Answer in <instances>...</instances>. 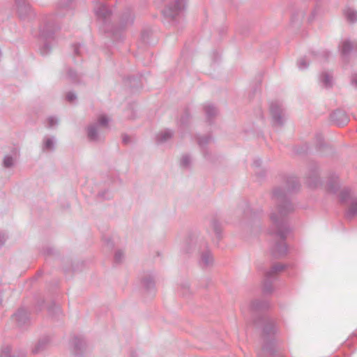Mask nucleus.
I'll use <instances>...</instances> for the list:
<instances>
[{"mask_svg":"<svg viewBox=\"0 0 357 357\" xmlns=\"http://www.w3.org/2000/svg\"><path fill=\"white\" fill-rule=\"evenodd\" d=\"M134 17L130 10L123 13L120 21V28L125 29L126 27L131 25L133 23Z\"/></svg>","mask_w":357,"mask_h":357,"instance_id":"f8f14e48","label":"nucleus"},{"mask_svg":"<svg viewBox=\"0 0 357 357\" xmlns=\"http://www.w3.org/2000/svg\"><path fill=\"white\" fill-rule=\"evenodd\" d=\"M324 54L326 55V56L328 57V52H324Z\"/></svg>","mask_w":357,"mask_h":357,"instance_id":"37998d69","label":"nucleus"},{"mask_svg":"<svg viewBox=\"0 0 357 357\" xmlns=\"http://www.w3.org/2000/svg\"><path fill=\"white\" fill-rule=\"evenodd\" d=\"M255 164L256 165V166H259V160H256L255 162Z\"/></svg>","mask_w":357,"mask_h":357,"instance_id":"a19ab883","label":"nucleus"},{"mask_svg":"<svg viewBox=\"0 0 357 357\" xmlns=\"http://www.w3.org/2000/svg\"><path fill=\"white\" fill-rule=\"evenodd\" d=\"M173 136V132L169 129H165L158 132L155 137L158 144H163L167 142Z\"/></svg>","mask_w":357,"mask_h":357,"instance_id":"ddd939ff","label":"nucleus"},{"mask_svg":"<svg viewBox=\"0 0 357 357\" xmlns=\"http://www.w3.org/2000/svg\"><path fill=\"white\" fill-rule=\"evenodd\" d=\"M131 357H136L135 355H132Z\"/></svg>","mask_w":357,"mask_h":357,"instance_id":"a18cd8bd","label":"nucleus"},{"mask_svg":"<svg viewBox=\"0 0 357 357\" xmlns=\"http://www.w3.org/2000/svg\"><path fill=\"white\" fill-rule=\"evenodd\" d=\"M344 14L349 22L354 23L357 21V11L354 9L347 8L344 10Z\"/></svg>","mask_w":357,"mask_h":357,"instance_id":"6ab92c4d","label":"nucleus"},{"mask_svg":"<svg viewBox=\"0 0 357 357\" xmlns=\"http://www.w3.org/2000/svg\"><path fill=\"white\" fill-rule=\"evenodd\" d=\"M286 268L285 265L278 264L275 265H273L271 268L266 273L265 277L266 282L265 283L263 291L265 294H270L273 291V287L271 284H268V282L274 279L275 275H276L278 273L282 271Z\"/></svg>","mask_w":357,"mask_h":357,"instance_id":"423d86ee","label":"nucleus"},{"mask_svg":"<svg viewBox=\"0 0 357 357\" xmlns=\"http://www.w3.org/2000/svg\"><path fill=\"white\" fill-rule=\"evenodd\" d=\"M351 83L353 86H354L355 88H357V74H354L351 76Z\"/></svg>","mask_w":357,"mask_h":357,"instance_id":"c9c22d12","label":"nucleus"},{"mask_svg":"<svg viewBox=\"0 0 357 357\" xmlns=\"http://www.w3.org/2000/svg\"><path fill=\"white\" fill-rule=\"evenodd\" d=\"M264 323L263 327V337L264 344L262 347V350L258 353L259 357H266L264 355L266 353L270 356H273L274 354V342L271 337L275 335L277 331V326L275 321L271 318L263 319Z\"/></svg>","mask_w":357,"mask_h":357,"instance_id":"f03ea898","label":"nucleus"},{"mask_svg":"<svg viewBox=\"0 0 357 357\" xmlns=\"http://www.w3.org/2000/svg\"><path fill=\"white\" fill-rule=\"evenodd\" d=\"M357 215V199H353L349 208L346 212V217L349 219Z\"/></svg>","mask_w":357,"mask_h":357,"instance_id":"5701e85b","label":"nucleus"},{"mask_svg":"<svg viewBox=\"0 0 357 357\" xmlns=\"http://www.w3.org/2000/svg\"><path fill=\"white\" fill-rule=\"evenodd\" d=\"M204 110L208 121H211L212 117L215 116L218 114L217 109L212 104L205 105Z\"/></svg>","mask_w":357,"mask_h":357,"instance_id":"4be33fe9","label":"nucleus"},{"mask_svg":"<svg viewBox=\"0 0 357 357\" xmlns=\"http://www.w3.org/2000/svg\"><path fill=\"white\" fill-rule=\"evenodd\" d=\"M197 140L199 146H204L205 144H208L210 142L211 137L209 136H205L202 137H199Z\"/></svg>","mask_w":357,"mask_h":357,"instance_id":"7c9ffc66","label":"nucleus"},{"mask_svg":"<svg viewBox=\"0 0 357 357\" xmlns=\"http://www.w3.org/2000/svg\"><path fill=\"white\" fill-rule=\"evenodd\" d=\"M95 14L98 20L103 24H106L110 19L112 13L105 4L101 3L98 8H95Z\"/></svg>","mask_w":357,"mask_h":357,"instance_id":"6e6552de","label":"nucleus"},{"mask_svg":"<svg viewBox=\"0 0 357 357\" xmlns=\"http://www.w3.org/2000/svg\"><path fill=\"white\" fill-rule=\"evenodd\" d=\"M129 142H130V139H129L128 136H126V135L123 136V142L124 144H128Z\"/></svg>","mask_w":357,"mask_h":357,"instance_id":"ea45409f","label":"nucleus"},{"mask_svg":"<svg viewBox=\"0 0 357 357\" xmlns=\"http://www.w3.org/2000/svg\"><path fill=\"white\" fill-rule=\"evenodd\" d=\"M73 0H67V1L66 2V0H62L59 4V6L61 7V8H65V7H67L70 5V3H71V2L73 1Z\"/></svg>","mask_w":357,"mask_h":357,"instance_id":"f704fd0d","label":"nucleus"},{"mask_svg":"<svg viewBox=\"0 0 357 357\" xmlns=\"http://www.w3.org/2000/svg\"><path fill=\"white\" fill-rule=\"evenodd\" d=\"M73 345L75 355L79 356L80 354L79 351L85 347V342L82 338L76 337L73 340Z\"/></svg>","mask_w":357,"mask_h":357,"instance_id":"f3484780","label":"nucleus"},{"mask_svg":"<svg viewBox=\"0 0 357 357\" xmlns=\"http://www.w3.org/2000/svg\"><path fill=\"white\" fill-rule=\"evenodd\" d=\"M331 121L337 126H342L349 122V117L343 110H336L331 114Z\"/></svg>","mask_w":357,"mask_h":357,"instance_id":"1a4fd4ad","label":"nucleus"},{"mask_svg":"<svg viewBox=\"0 0 357 357\" xmlns=\"http://www.w3.org/2000/svg\"><path fill=\"white\" fill-rule=\"evenodd\" d=\"M142 283H143V285L144 287L147 289V290H151L154 288L155 287V283H154V281L151 278V277H149V278H144L142 281Z\"/></svg>","mask_w":357,"mask_h":357,"instance_id":"a878e982","label":"nucleus"},{"mask_svg":"<svg viewBox=\"0 0 357 357\" xmlns=\"http://www.w3.org/2000/svg\"><path fill=\"white\" fill-rule=\"evenodd\" d=\"M327 188L329 192L333 194L337 192L339 188V178L337 176H333L328 180Z\"/></svg>","mask_w":357,"mask_h":357,"instance_id":"4468645a","label":"nucleus"},{"mask_svg":"<svg viewBox=\"0 0 357 357\" xmlns=\"http://www.w3.org/2000/svg\"><path fill=\"white\" fill-rule=\"evenodd\" d=\"M190 158L188 155H183L181 159V165L183 167H188L190 164Z\"/></svg>","mask_w":357,"mask_h":357,"instance_id":"cd10ccee","label":"nucleus"},{"mask_svg":"<svg viewBox=\"0 0 357 357\" xmlns=\"http://www.w3.org/2000/svg\"><path fill=\"white\" fill-rule=\"evenodd\" d=\"M13 165V158L10 155H6L3 159V166L10 167Z\"/></svg>","mask_w":357,"mask_h":357,"instance_id":"c85d7f7f","label":"nucleus"},{"mask_svg":"<svg viewBox=\"0 0 357 357\" xmlns=\"http://www.w3.org/2000/svg\"><path fill=\"white\" fill-rule=\"evenodd\" d=\"M13 318L20 326H23L29 321L27 312L24 309H20L13 315Z\"/></svg>","mask_w":357,"mask_h":357,"instance_id":"9b49d317","label":"nucleus"},{"mask_svg":"<svg viewBox=\"0 0 357 357\" xmlns=\"http://www.w3.org/2000/svg\"><path fill=\"white\" fill-rule=\"evenodd\" d=\"M68 77L73 82H76L77 81V74L72 69H68Z\"/></svg>","mask_w":357,"mask_h":357,"instance_id":"2f4dec72","label":"nucleus"},{"mask_svg":"<svg viewBox=\"0 0 357 357\" xmlns=\"http://www.w3.org/2000/svg\"><path fill=\"white\" fill-rule=\"evenodd\" d=\"M270 111L274 123L277 126H282L284 120L282 104L277 101L272 102L270 105Z\"/></svg>","mask_w":357,"mask_h":357,"instance_id":"0eeeda50","label":"nucleus"},{"mask_svg":"<svg viewBox=\"0 0 357 357\" xmlns=\"http://www.w3.org/2000/svg\"><path fill=\"white\" fill-rule=\"evenodd\" d=\"M48 127L52 128L58 124V119L54 116H50L47 119Z\"/></svg>","mask_w":357,"mask_h":357,"instance_id":"c756f323","label":"nucleus"},{"mask_svg":"<svg viewBox=\"0 0 357 357\" xmlns=\"http://www.w3.org/2000/svg\"><path fill=\"white\" fill-rule=\"evenodd\" d=\"M185 6L186 0H175L164 9L163 14L167 17L174 19L185 8Z\"/></svg>","mask_w":357,"mask_h":357,"instance_id":"39448f33","label":"nucleus"},{"mask_svg":"<svg viewBox=\"0 0 357 357\" xmlns=\"http://www.w3.org/2000/svg\"><path fill=\"white\" fill-rule=\"evenodd\" d=\"M272 199L275 205L271 209L270 220L272 227L269 233L279 239L280 242L275 243L273 248V255L276 257L287 254L288 248L284 240L290 232L287 223V216L294 211V206L290 202L287 194L283 188H276L273 192Z\"/></svg>","mask_w":357,"mask_h":357,"instance_id":"f257e3e1","label":"nucleus"},{"mask_svg":"<svg viewBox=\"0 0 357 357\" xmlns=\"http://www.w3.org/2000/svg\"><path fill=\"white\" fill-rule=\"evenodd\" d=\"M298 67L300 70L306 69L308 67V61L306 57L301 58L297 62Z\"/></svg>","mask_w":357,"mask_h":357,"instance_id":"bb28decb","label":"nucleus"},{"mask_svg":"<svg viewBox=\"0 0 357 357\" xmlns=\"http://www.w3.org/2000/svg\"><path fill=\"white\" fill-rule=\"evenodd\" d=\"M319 82L325 88H330L333 85V77L326 72L322 73L319 76Z\"/></svg>","mask_w":357,"mask_h":357,"instance_id":"2eb2a0df","label":"nucleus"},{"mask_svg":"<svg viewBox=\"0 0 357 357\" xmlns=\"http://www.w3.org/2000/svg\"><path fill=\"white\" fill-rule=\"evenodd\" d=\"M109 122V119L105 115H101L97 123L88 126L87 136L90 141L98 142L100 140V127L106 126Z\"/></svg>","mask_w":357,"mask_h":357,"instance_id":"20e7f679","label":"nucleus"},{"mask_svg":"<svg viewBox=\"0 0 357 357\" xmlns=\"http://www.w3.org/2000/svg\"><path fill=\"white\" fill-rule=\"evenodd\" d=\"M309 185L311 186V187H314V186H316V183H309Z\"/></svg>","mask_w":357,"mask_h":357,"instance_id":"79ce46f5","label":"nucleus"},{"mask_svg":"<svg viewBox=\"0 0 357 357\" xmlns=\"http://www.w3.org/2000/svg\"><path fill=\"white\" fill-rule=\"evenodd\" d=\"M6 239V236L4 233L0 231V245H3Z\"/></svg>","mask_w":357,"mask_h":357,"instance_id":"4c0bfd02","label":"nucleus"},{"mask_svg":"<svg viewBox=\"0 0 357 357\" xmlns=\"http://www.w3.org/2000/svg\"><path fill=\"white\" fill-rule=\"evenodd\" d=\"M77 98V96L76 94L74 93V92H68L66 95V99L68 102H73L74 100H75Z\"/></svg>","mask_w":357,"mask_h":357,"instance_id":"72a5a7b5","label":"nucleus"},{"mask_svg":"<svg viewBox=\"0 0 357 357\" xmlns=\"http://www.w3.org/2000/svg\"><path fill=\"white\" fill-rule=\"evenodd\" d=\"M17 13L21 18H25L31 11V8L27 0H15Z\"/></svg>","mask_w":357,"mask_h":357,"instance_id":"9d476101","label":"nucleus"},{"mask_svg":"<svg viewBox=\"0 0 357 357\" xmlns=\"http://www.w3.org/2000/svg\"><path fill=\"white\" fill-rule=\"evenodd\" d=\"M123 257V254L121 250H116L114 255V261L116 263H120Z\"/></svg>","mask_w":357,"mask_h":357,"instance_id":"473e14b6","label":"nucleus"},{"mask_svg":"<svg viewBox=\"0 0 357 357\" xmlns=\"http://www.w3.org/2000/svg\"><path fill=\"white\" fill-rule=\"evenodd\" d=\"M99 196L102 199H109V191H105V192L99 193Z\"/></svg>","mask_w":357,"mask_h":357,"instance_id":"58836bf2","label":"nucleus"},{"mask_svg":"<svg viewBox=\"0 0 357 357\" xmlns=\"http://www.w3.org/2000/svg\"><path fill=\"white\" fill-rule=\"evenodd\" d=\"M351 190L349 188H344L340 191L338 197L341 203H346L351 197Z\"/></svg>","mask_w":357,"mask_h":357,"instance_id":"aec40b11","label":"nucleus"},{"mask_svg":"<svg viewBox=\"0 0 357 357\" xmlns=\"http://www.w3.org/2000/svg\"><path fill=\"white\" fill-rule=\"evenodd\" d=\"M55 138L54 137L48 138L45 137L43 140V149L47 151H53L55 145Z\"/></svg>","mask_w":357,"mask_h":357,"instance_id":"b1692460","label":"nucleus"},{"mask_svg":"<svg viewBox=\"0 0 357 357\" xmlns=\"http://www.w3.org/2000/svg\"><path fill=\"white\" fill-rule=\"evenodd\" d=\"M298 185V179L296 177L291 176L287 180V190L288 191L295 190Z\"/></svg>","mask_w":357,"mask_h":357,"instance_id":"393cba45","label":"nucleus"},{"mask_svg":"<svg viewBox=\"0 0 357 357\" xmlns=\"http://www.w3.org/2000/svg\"><path fill=\"white\" fill-rule=\"evenodd\" d=\"M213 261V258L211 255V252L207 250L203 252L201 255L200 265L202 266H208L211 265Z\"/></svg>","mask_w":357,"mask_h":357,"instance_id":"dca6fc26","label":"nucleus"},{"mask_svg":"<svg viewBox=\"0 0 357 357\" xmlns=\"http://www.w3.org/2000/svg\"><path fill=\"white\" fill-rule=\"evenodd\" d=\"M342 56H347L352 50L353 45L349 40H344L339 45Z\"/></svg>","mask_w":357,"mask_h":357,"instance_id":"a211bd4d","label":"nucleus"},{"mask_svg":"<svg viewBox=\"0 0 357 357\" xmlns=\"http://www.w3.org/2000/svg\"><path fill=\"white\" fill-rule=\"evenodd\" d=\"M55 30V26L49 22L40 27L39 37L43 42V46L40 48V52L42 54H47L56 43Z\"/></svg>","mask_w":357,"mask_h":357,"instance_id":"7ed1b4c3","label":"nucleus"},{"mask_svg":"<svg viewBox=\"0 0 357 357\" xmlns=\"http://www.w3.org/2000/svg\"><path fill=\"white\" fill-rule=\"evenodd\" d=\"M81 46H82V45H80V44L75 45H74V53H75V54H76V55L81 54V51H80Z\"/></svg>","mask_w":357,"mask_h":357,"instance_id":"e433bc0d","label":"nucleus"},{"mask_svg":"<svg viewBox=\"0 0 357 357\" xmlns=\"http://www.w3.org/2000/svg\"><path fill=\"white\" fill-rule=\"evenodd\" d=\"M40 344H41V342H39L38 345L40 346Z\"/></svg>","mask_w":357,"mask_h":357,"instance_id":"c03bdc74","label":"nucleus"},{"mask_svg":"<svg viewBox=\"0 0 357 357\" xmlns=\"http://www.w3.org/2000/svg\"><path fill=\"white\" fill-rule=\"evenodd\" d=\"M268 307V303L265 301L255 300L251 303V309L253 311L264 310Z\"/></svg>","mask_w":357,"mask_h":357,"instance_id":"412c9836","label":"nucleus"}]
</instances>
